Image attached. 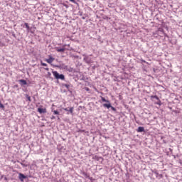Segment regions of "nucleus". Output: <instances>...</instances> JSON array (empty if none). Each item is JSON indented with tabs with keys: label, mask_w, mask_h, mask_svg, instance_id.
I'll return each instance as SVG.
<instances>
[{
	"label": "nucleus",
	"mask_w": 182,
	"mask_h": 182,
	"mask_svg": "<svg viewBox=\"0 0 182 182\" xmlns=\"http://www.w3.org/2000/svg\"><path fill=\"white\" fill-rule=\"evenodd\" d=\"M21 166H23L24 167H26V166L23 164H21Z\"/></svg>",
	"instance_id": "393cba45"
},
{
	"label": "nucleus",
	"mask_w": 182,
	"mask_h": 182,
	"mask_svg": "<svg viewBox=\"0 0 182 182\" xmlns=\"http://www.w3.org/2000/svg\"><path fill=\"white\" fill-rule=\"evenodd\" d=\"M24 25H25L27 31H30L31 28H30L29 25L28 24V23H25Z\"/></svg>",
	"instance_id": "f3484780"
},
{
	"label": "nucleus",
	"mask_w": 182,
	"mask_h": 182,
	"mask_svg": "<svg viewBox=\"0 0 182 182\" xmlns=\"http://www.w3.org/2000/svg\"><path fill=\"white\" fill-rule=\"evenodd\" d=\"M63 110H65V112H70L71 114H73V107L70 108H63Z\"/></svg>",
	"instance_id": "20e7f679"
},
{
	"label": "nucleus",
	"mask_w": 182,
	"mask_h": 182,
	"mask_svg": "<svg viewBox=\"0 0 182 182\" xmlns=\"http://www.w3.org/2000/svg\"><path fill=\"white\" fill-rule=\"evenodd\" d=\"M46 70H49V68H45Z\"/></svg>",
	"instance_id": "bb28decb"
},
{
	"label": "nucleus",
	"mask_w": 182,
	"mask_h": 182,
	"mask_svg": "<svg viewBox=\"0 0 182 182\" xmlns=\"http://www.w3.org/2000/svg\"><path fill=\"white\" fill-rule=\"evenodd\" d=\"M18 178H19L20 181H23V180H25V178H26V176H24L23 173H20L18 174Z\"/></svg>",
	"instance_id": "39448f33"
},
{
	"label": "nucleus",
	"mask_w": 182,
	"mask_h": 182,
	"mask_svg": "<svg viewBox=\"0 0 182 182\" xmlns=\"http://www.w3.org/2000/svg\"><path fill=\"white\" fill-rule=\"evenodd\" d=\"M85 90H86L87 92H89V91L90 90V89H89V87H85Z\"/></svg>",
	"instance_id": "5701e85b"
},
{
	"label": "nucleus",
	"mask_w": 182,
	"mask_h": 182,
	"mask_svg": "<svg viewBox=\"0 0 182 182\" xmlns=\"http://www.w3.org/2000/svg\"><path fill=\"white\" fill-rule=\"evenodd\" d=\"M80 132H83V131H80Z\"/></svg>",
	"instance_id": "c756f323"
},
{
	"label": "nucleus",
	"mask_w": 182,
	"mask_h": 182,
	"mask_svg": "<svg viewBox=\"0 0 182 182\" xmlns=\"http://www.w3.org/2000/svg\"><path fill=\"white\" fill-rule=\"evenodd\" d=\"M58 120H60V118H59V117H58Z\"/></svg>",
	"instance_id": "cd10ccee"
},
{
	"label": "nucleus",
	"mask_w": 182,
	"mask_h": 182,
	"mask_svg": "<svg viewBox=\"0 0 182 182\" xmlns=\"http://www.w3.org/2000/svg\"><path fill=\"white\" fill-rule=\"evenodd\" d=\"M95 159H96V157H97V156H95Z\"/></svg>",
	"instance_id": "c85d7f7f"
},
{
	"label": "nucleus",
	"mask_w": 182,
	"mask_h": 182,
	"mask_svg": "<svg viewBox=\"0 0 182 182\" xmlns=\"http://www.w3.org/2000/svg\"><path fill=\"white\" fill-rule=\"evenodd\" d=\"M83 56H84V61L85 63H87L88 65L92 63V59H90V58H89L88 55H83Z\"/></svg>",
	"instance_id": "7ed1b4c3"
},
{
	"label": "nucleus",
	"mask_w": 182,
	"mask_h": 182,
	"mask_svg": "<svg viewBox=\"0 0 182 182\" xmlns=\"http://www.w3.org/2000/svg\"><path fill=\"white\" fill-rule=\"evenodd\" d=\"M102 106L103 107H106L107 109H111V110H112L113 112H116L117 110L114 107L112 106V104L110 102L103 104Z\"/></svg>",
	"instance_id": "f03ea898"
},
{
	"label": "nucleus",
	"mask_w": 182,
	"mask_h": 182,
	"mask_svg": "<svg viewBox=\"0 0 182 182\" xmlns=\"http://www.w3.org/2000/svg\"><path fill=\"white\" fill-rule=\"evenodd\" d=\"M47 76H48V77H50V76H52V73H50V72H48V73H47Z\"/></svg>",
	"instance_id": "aec40b11"
},
{
	"label": "nucleus",
	"mask_w": 182,
	"mask_h": 182,
	"mask_svg": "<svg viewBox=\"0 0 182 182\" xmlns=\"http://www.w3.org/2000/svg\"><path fill=\"white\" fill-rule=\"evenodd\" d=\"M102 102H105L106 103H110V101L106 100V98L101 97Z\"/></svg>",
	"instance_id": "f8f14e48"
},
{
	"label": "nucleus",
	"mask_w": 182,
	"mask_h": 182,
	"mask_svg": "<svg viewBox=\"0 0 182 182\" xmlns=\"http://www.w3.org/2000/svg\"><path fill=\"white\" fill-rule=\"evenodd\" d=\"M58 68H60V69H67L68 66L63 63L60 64L59 65H58Z\"/></svg>",
	"instance_id": "9d476101"
},
{
	"label": "nucleus",
	"mask_w": 182,
	"mask_h": 182,
	"mask_svg": "<svg viewBox=\"0 0 182 182\" xmlns=\"http://www.w3.org/2000/svg\"><path fill=\"white\" fill-rule=\"evenodd\" d=\"M54 77L57 79L58 80H65V75L63 74H59L58 71H53L52 72Z\"/></svg>",
	"instance_id": "f257e3e1"
},
{
	"label": "nucleus",
	"mask_w": 182,
	"mask_h": 182,
	"mask_svg": "<svg viewBox=\"0 0 182 182\" xmlns=\"http://www.w3.org/2000/svg\"><path fill=\"white\" fill-rule=\"evenodd\" d=\"M55 49H56L57 52H59L60 53H63V52H65V50H66V49L65 48H56Z\"/></svg>",
	"instance_id": "6e6552de"
},
{
	"label": "nucleus",
	"mask_w": 182,
	"mask_h": 182,
	"mask_svg": "<svg viewBox=\"0 0 182 182\" xmlns=\"http://www.w3.org/2000/svg\"><path fill=\"white\" fill-rule=\"evenodd\" d=\"M138 133H143L144 132V127H139L137 129Z\"/></svg>",
	"instance_id": "9b49d317"
},
{
	"label": "nucleus",
	"mask_w": 182,
	"mask_h": 182,
	"mask_svg": "<svg viewBox=\"0 0 182 182\" xmlns=\"http://www.w3.org/2000/svg\"><path fill=\"white\" fill-rule=\"evenodd\" d=\"M38 112L42 114V113H46L47 111L46 108H38Z\"/></svg>",
	"instance_id": "0eeeda50"
},
{
	"label": "nucleus",
	"mask_w": 182,
	"mask_h": 182,
	"mask_svg": "<svg viewBox=\"0 0 182 182\" xmlns=\"http://www.w3.org/2000/svg\"><path fill=\"white\" fill-rule=\"evenodd\" d=\"M14 38H16V36L15 34H13Z\"/></svg>",
	"instance_id": "a878e982"
},
{
	"label": "nucleus",
	"mask_w": 182,
	"mask_h": 182,
	"mask_svg": "<svg viewBox=\"0 0 182 182\" xmlns=\"http://www.w3.org/2000/svg\"><path fill=\"white\" fill-rule=\"evenodd\" d=\"M0 109H2V110L5 109V106L3 104H1V101H0Z\"/></svg>",
	"instance_id": "a211bd4d"
},
{
	"label": "nucleus",
	"mask_w": 182,
	"mask_h": 182,
	"mask_svg": "<svg viewBox=\"0 0 182 182\" xmlns=\"http://www.w3.org/2000/svg\"><path fill=\"white\" fill-rule=\"evenodd\" d=\"M63 86L64 87H66V89H68V90H69V88L70 87V85H69V84H63Z\"/></svg>",
	"instance_id": "4468645a"
},
{
	"label": "nucleus",
	"mask_w": 182,
	"mask_h": 182,
	"mask_svg": "<svg viewBox=\"0 0 182 182\" xmlns=\"http://www.w3.org/2000/svg\"><path fill=\"white\" fill-rule=\"evenodd\" d=\"M53 114H59V112L58 110H52Z\"/></svg>",
	"instance_id": "6ab92c4d"
},
{
	"label": "nucleus",
	"mask_w": 182,
	"mask_h": 182,
	"mask_svg": "<svg viewBox=\"0 0 182 182\" xmlns=\"http://www.w3.org/2000/svg\"><path fill=\"white\" fill-rule=\"evenodd\" d=\"M151 99H156V100H160L157 95H151Z\"/></svg>",
	"instance_id": "dca6fc26"
},
{
	"label": "nucleus",
	"mask_w": 182,
	"mask_h": 182,
	"mask_svg": "<svg viewBox=\"0 0 182 182\" xmlns=\"http://www.w3.org/2000/svg\"><path fill=\"white\" fill-rule=\"evenodd\" d=\"M25 97H26L28 102H32V100L31 99V96H29L28 94H26Z\"/></svg>",
	"instance_id": "ddd939ff"
},
{
	"label": "nucleus",
	"mask_w": 182,
	"mask_h": 182,
	"mask_svg": "<svg viewBox=\"0 0 182 182\" xmlns=\"http://www.w3.org/2000/svg\"><path fill=\"white\" fill-rule=\"evenodd\" d=\"M141 61L143 63H146V60H141Z\"/></svg>",
	"instance_id": "b1692460"
},
{
	"label": "nucleus",
	"mask_w": 182,
	"mask_h": 182,
	"mask_svg": "<svg viewBox=\"0 0 182 182\" xmlns=\"http://www.w3.org/2000/svg\"><path fill=\"white\" fill-rule=\"evenodd\" d=\"M41 66H48V64L41 62Z\"/></svg>",
	"instance_id": "412c9836"
},
{
	"label": "nucleus",
	"mask_w": 182,
	"mask_h": 182,
	"mask_svg": "<svg viewBox=\"0 0 182 182\" xmlns=\"http://www.w3.org/2000/svg\"><path fill=\"white\" fill-rule=\"evenodd\" d=\"M50 119H51V120H53V119H56V117L53 115V116H51Z\"/></svg>",
	"instance_id": "4be33fe9"
},
{
	"label": "nucleus",
	"mask_w": 182,
	"mask_h": 182,
	"mask_svg": "<svg viewBox=\"0 0 182 182\" xmlns=\"http://www.w3.org/2000/svg\"><path fill=\"white\" fill-rule=\"evenodd\" d=\"M151 99H156V100H160L157 95H151Z\"/></svg>",
	"instance_id": "2eb2a0df"
},
{
	"label": "nucleus",
	"mask_w": 182,
	"mask_h": 182,
	"mask_svg": "<svg viewBox=\"0 0 182 182\" xmlns=\"http://www.w3.org/2000/svg\"><path fill=\"white\" fill-rule=\"evenodd\" d=\"M46 63H52V62H53L55 60V58H53V57H50L49 58L46 59Z\"/></svg>",
	"instance_id": "1a4fd4ad"
},
{
	"label": "nucleus",
	"mask_w": 182,
	"mask_h": 182,
	"mask_svg": "<svg viewBox=\"0 0 182 182\" xmlns=\"http://www.w3.org/2000/svg\"><path fill=\"white\" fill-rule=\"evenodd\" d=\"M18 82L21 86H25V85H28V82L25 80H19Z\"/></svg>",
	"instance_id": "423d86ee"
}]
</instances>
